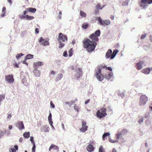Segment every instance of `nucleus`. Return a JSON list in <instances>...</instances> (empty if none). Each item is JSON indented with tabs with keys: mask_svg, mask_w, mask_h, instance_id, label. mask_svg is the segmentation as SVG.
<instances>
[{
	"mask_svg": "<svg viewBox=\"0 0 152 152\" xmlns=\"http://www.w3.org/2000/svg\"><path fill=\"white\" fill-rule=\"evenodd\" d=\"M12 117V115L11 114H9L7 116V118L8 119H10Z\"/></svg>",
	"mask_w": 152,
	"mask_h": 152,
	"instance_id": "13d9d810",
	"label": "nucleus"
},
{
	"mask_svg": "<svg viewBox=\"0 0 152 152\" xmlns=\"http://www.w3.org/2000/svg\"><path fill=\"white\" fill-rule=\"evenodd\" d=\"M97 20H98L100 24L102 25H108L110 23V20H102L100 17L97 18Z\"/></svg>",
	"mask_w": 152,
	"mask_h": 152,
	"instance_id": "0eeeda50",
	"label": "nucleus"
},
{
	"mask_svg": "<svg viewBox=\"0 0 152 152\" xmlns=\"http://www.w3.org/2000/svg\"><path fill=\"white\" fill-rule=\"evenodd\" d=\"M23 136L25 138H28L29 137L30 132H26L23 134Z\"/></svg>",
	"mask_w": 152,
	"mask_h": 152,
	"instance_id": "bb28decb",
	"label": "nucleus"
},
{
	"mask_svg": "<svg viewBox=\"0 0 152 152\" xmlns=\"http://www.w3.org/2000/svg\"><path fill=\"white\" fill-rule=\"evenodd\" d=\"M48 121H51L52 120V115L51 113H50L49 116L48 117Z\"/></svg>",
	"mask_w": 152,
	"mask_h": 152,
	"instance_id": "de8ad7c7",
	"label": "nucleus"
},
{
	"mask_svg": "<svg viewBox=\"0 0 152 152\" xmlns=\"http://www.w3.org/2000/svg\"><path fill=\"white\" fill-rule=\"evenodd\" d=\"M39 28H36L35 29V33L36 34H37L39 33Z\"/></svg>",
	"mask_w": 152,
	"mask_h": 152,
	"instance_id": "09e8293b",
	"label": "nucleus"
},
{
	"mask_svg": "<svg viewBox=\"0 0 152 152\" xmlns=\"http://www.w3.org/2000/svg\"><path fill=\"white\" fill-rule=\"evenodd\" d=\"M4 132L1 131L0 132V137H1V135H3L4 134Z\"/></svg>",
	"mask_w": 152,
	"mask_h": 152,
	"instance_id": "e2e57ef3",
	"label": "nucleus"
},
{
	"mask_svg": "<svg viewBox=\"0 0 152 152\" xmlns=\"http://www.w3.org/2000/svg\"><path fill=\"white\" fill-rule=\"evenodd\" d=\"M88 26H89V25L88 23H83V24L82 26V27L84 29H86L87 28H88Z\"/></svg>",
	"mask_w": 152,
	"mask_h": 152,
	"instance_id": "72a5a7b5",
	"label": "nucleus"
},
{
	"mask_svg": "<svg viewBox=\"0 0 152 152\" xmlns=\"http://www.w3.org/2000/svg\"><path fill=\"white\" fill-rule=\"evenodd\" d=\"M61 42L62 41H59L60 43L59 48H62L64 45V44Z\"/></svg>",
	"mask_w": 152,
	"mask_h": 152,
	"instance_id": "a19ab883",
	"label": "nucleus"
},
{
	"mask_svg": "<svg viewBox=\"0 0 152 152\" xmlns=\"http://www.w3.org/2000/svg\"><path fill=\"white\" fill-rule=\"evenodd\" d=\"M106 111V108L104 106L97 111L96 114L97 116L100 118L104 117L107 115Z\"/></svg>",
	"mask_w": 152,
	"mask_h": 152,
	"instance_id": "7ed1b4c3",
	"label": "nucleus"
},
{
	"mask_svg": "<svg viewBox=\"0 0 152 152\" xmlns=\"http://www.w3.org/2000/svg\"><path fill=\"white\" fill-rule=\"evenodd\" d=\"M102 69H107V67L105 65H101L98 66L96 68V72L95 74V76L97 79L100 81H102L104 78V76L101 73V70Z\"/></svg>",
	"mask_w": 152,
	"mask_h": 152,
	"instance_id": "f03ea898",
	"label": "nucleus"
},
{
	"mask_svg": "<svg viewBox=\"0 0 152 152\" xmlns=\"http://www.w3.org/2000/svg\"><path fill=\"white\" fill-rule=\"evenodd\" d=\"M49 121V124H50L51 126H52L53 127V125H52V124H53V121H52V120H51V121Z\"/></svg>",
	"mask_w": 152,
	"mask_h": 152,
	"instance_id": "4d7b16f0",
	"label": "nucleus"
},
{
	"mask_svg": "<svg viewBox=\"0 0 152 152\" xmlns=\"http://www.w3.org/2000/svg\"><path fill=\"white\" fill-rule=\"evenodd\" d=\"M89 100H90L89 99H87V100H86L85 102V104H87V103H88L89 102Z\"/></svg>",
	"mask_w": 152,
	"mask_h": 152,
	"instance_id": "052dcab7",
	"label": "nucleus"
},
{
	"mask_svg": "<svg viewBox=\"0 0 152 152\" xmlns=\"http://www.w3.org/2000/svg\"><path fill=\"white\" fill-rule=\"evenodd\" d=\"M69 53V57L71 56L73 54V50L72 48L70 49L68 51Z\"/></svg>",
	"mask_w": 152,
	"mask_h": 152,
	"instance_id": "f704fd0d",
	"label": "nucleus"
},
{
	"mask_svg": "<svg viewBox=\"0 0 152 152\" xmlns=\"http://www.w3.org/2000/svg\"><path fill=\"white\" fill-rule=\"evenodd\" d=\"M146 34H144L142 35L140 37L141 39H144L146 37Z\"/></svg>",
	"mask_w": 152,
	"mask_h": 152,
	"instance_id": "49530a36",
	"label": "nucleus"
},
{
	"mask_svg": "<svg viewBox=\"0 0 152 152\" xmlns=\"http://www.w3.org/2000/svg\"><path fill=\"white\" fill-rule=\"evenodd\" d=\"M127 130L126 129H123L122 130L121 132L122 133V134H126L127 133Z\"/></svg>",
	"mask_w": 152,
	"mask_h": 152,
	"instance_id": "ea45409f",
	"label": "nucleus"
},
{
	"mask_svg": "<svg viewBox=\"0 0 152 152\" xmlns=\"http://www.w3.org/2000/svg\"><path fill=\"white\" fill-rule=\"evenodd\" d=\"M3 14L1 15V17H3L6 15L5 12H2Z\"/></svg>",
	"mask_w": 152,
	"mask_h": 152,
	"instance_id": "6e6d98bb",
	"label": "nucleus"
},
{
	"mask_svg": "<svg viewBox=\"0 0 152 152\" xmlns=\"http://www.w3.org/2000/svg\"><path fill=\"white\" fill-rule=\"evenodd\" d=\"M80 15L82 17L84 18L86 17V14L82 11L80 12Z\"/></svg>",
	"mask_w": 152,
	"mask_h": 152,
	"instance_id": "7c9ffc66",
	"label": "nucleus"
},
{
	"mask_svg": "<svg viewBox=\"0 0 152 152\" xmlns=\"http://www.w3.org/2000/svg\"><path fill=\"white\" fill-rule=\"evenodd\" d=\"M122 135V133L120 132H118V133L116 135V138L118 139V140L120 138V137H121Z\"/></svg>",
	"mask_w": 152,
	"mask_h": 152,
	"instance_id": "473e14b6",
	"label": "nucleus"
},
{
	"mask_svg": "<svg viewBox=\"0 0 152 152\" xmlns=\"http://www.w3.org/2000/svg\"><path fill=\"white\" fill-rule=\"evenodd\" d=\"M23 141V139L22 138H20L19 140V141L20 142H21Z\"/></svg>",
	"mask_w": 152,
	"mask_h": 152,
	"instance_id": "338daca9",
	"label": "nucleus"
},
{
	"mask_svg": "<svg viewBox=\"0 0 152 152\" xmlns=\"http://www.w3.org/2000/svg\"><path fill=\"white\" fill-rule=\"evenodd\" d=\"M152 3V0H141L138 1L139 6L142 9L145 8L149 4Z\"/></svg>",
	"mask_w": 152,
	"mask_h": 152,
	"instance_id": "39448f33",
	"label": "nucleus"
},
{
	"mask_svg": "<svg viewBox=\"0 0 152 152\" xmlns=\"http://www.w3.org/2000/svg\"><path fill=\"white\" fill-rule=\"evenodd\" d=\"M94 149V147L93 145H88L87 147V150L89 152L92 151Z\"/></svg>",
	"mask_w": 152,
	"mask_h": 152,
	"instance_id": "f3484780",
	"label": "nucleus"
},
{
	"mask_svg": "<svg viewBox=\"0 0 152 152\" xmlns=\"http://www.w3.org/2000/svg\"><path fill=\"white\" fill-rule=\"evenodd\" d=\"M12 128V126L11 125H10L9 126V130H11Z\"/></svg>",
	"mask_w": 152,
	"mask_h": 152,
	"instance_id": "69168bd1",
	"label": "nucleus"
},
{
	"mask_svg": "<svg viewBox=\"0 0 152 152\" xmlns=\"http://www.w3.org/2000/svg\"><path fill=\"white\" fill-rule=\"evenodd\" d=\"M49 127L47 125H45L42 128V130L45 132H48Z\"/></svg>",
	"mask_w": 152,
	"mask_h": 152,
	"instance_id": "412c9836",
	"label": "nucleus"
},
{
	"mask_svg": "<svg viewBox=\"0 0 152 152\" xmlns=\"http://www.w3.org/2000/svg\"><path fill=\"white\" fill-rule=\"evenodd\" d=\"M100 30H98L95 31L94 33L90 34L89 36V38L91 40V41H95L97 43L99 41V37L100 36Z\"/></svg>",
	"mask_w": 152,
	"mask_h": 152,
	"instance_id": "20e7f679",
	"label": "nucleus"
},
{
	"mask_svg": "<svg viewBox=\"0 0 152 152\" xmlns=\"http://www.w3.org/2000/svg\"><path fill=\"white\" fill-rule=\"evenodd\" d=\"M33 58V56L32 55L29 54L27 55L25 57V60H27L29 59H31Z\"/></svg>",
	"mask_w": 152,
	"mask_h": 152,
	"instance_id": "5701e85b",
	"label": "nucleus"
},
{
	"mask_svg": "<svg viewBox=\"0 0 152 152\" xmlns=\"http://www.w3.org/2000/svg\"><path fill=\"white\" fill-rule=\"evenodd\" d=\"M110 133L109 132L105 133L102 136V138L103 140H104L106 137L110 135Z\"/></svg>",
	"mask_w": 152,
	"mask_h": 152,
	"instance_id": "cd10ccee",
	"label": "nucleus"
},
{
	"mask_svg": "<svg viewBox=\"0 0 152 152\" xmlns=\"http://www.w3.org/2000/svg\"><path fill=\"white\" fill-rule=\"evenodd\" d=\"M148 100V99L145 95H142L140 98L139 104L140 105H144L146 103Z\"/></svg>",
	"mask_w": 152,
	"mask_h": 152,
	"instance_id": "423d86ee",
	"label": "nucleus"
},
{
	"mask_svg": "<svg viewBox=\"0 0 152 152\" xmlns=\"http://www.w3.org/2000/svg\"><path fill=\"white\" fill-rule=\"evenodd\" d=\"M112 50L110 49L106 53L105 58L107 59H108L110 57L111 58L112 55Z\"/></svg>",
	"mask_w": 152,
	"mask_h": 152,
	"instance_id": "dca6fc26",
	"label": "nucleus"
},
{
	"mask_svg": "<svg viewBox=\"0 0 152 152\" xmlns=\"http://www.w3.org/2000/svg\"><path fill=\"white\" fill-rule=\"evenodd\" d=\"M118 52V50H114L113 53H112V55L111 57V59H113Z\"/></svg>",
	"mask_w": 152,
	"mask_h": 152,
	"instance_id": "aec40b11",
	"label": "nucleus"
},
{
	"mask_svg": "<svg viewBox=\"0 0 152 152\" xmlns=\"http://www.w3.org/2000/svg\"><path fill=\"white\" fill-rule=\"evenodd\" d=\"M14 148H11L10 149V152H16V151L18 150V147L17 145H15L14 146Z\"/></svg>",
	"mask_w": 152,
	"mask_h": 152,
	"instance_id": "a211bd4d",
	"label": "nucleus"
},
{
	"mask_svg": "<svg viewBox=\"0 0 152 152\" xmlns=\"http://www.w3.org/2000/svg\"><path fill=\"white\" fill-rule=\"evenodd\" d=\"M27 10L31 13H34L36 11V9L34 8L30 7L28 8Z\"/></svg>",
	"mask_w": 152,
	"mask_h": 152,
	"instance_id": "4be33fe9",
	"label": "nucleus"
},
{
	"mask_svg": "<svg viewBox=\"0 0 152 152\" xmlns=\"http://www.w3.org/2000/svg\"><path fill=\"white\" fill-rule=\"evenodd\" d=\"M107 69L110 71H112V68L110 67H109L107 68Z\"/></svg>",
	"mask_w": 152,
	"mask_h": 152,
	"instance_id": "680f3d73",
	"label": "nucleus"
},
{
	"mask_svg": "<svg viewBox=\"0 0 152 152\" xmlns=\"http://www.w3.org/2000/svg\"><path fill=\"white\" fill-rule=\"evenodd\" d=\"M5 78L6 81L9 83H12L14 82V79L13 75H6Z\"/></svg>",
	"mask_w": 152,
	"mask_h": 152,
	"instance_id": "6e6552de",
	"label": "nucleus"
},
{
	"mask_svg": "<svg viewBox=\"0 0 152 152\" xmlns=\"http://www.w3.org/2000/svg\"><path fill=\"white\" fill-rule=\"evenodd\" d=\"M63 55L65 57L67 56V53L66 51L64 52Z\"/></svg>",
	"mask_w": 152,
	"mask_h": 152,
	"instance_id": "8fccbe9b",
	"label": "nucleus"
},
{
	"mask_svg": "<svg viewBox=\"0 0 152 152\" xmlns=\"http://www.w3.org/2000/svg\"><path fill=\"white\" fill-rule=\"evenodd\" d=\"M114 16L113 15H111L110 16V18L111 20H113L114 19Z\"/></svg>",
	"mask_w": 152,
	"mask_h": 152,
	"instance_id": "0e129e2a",
	"label": "nucleus"
},
{
	"mask_svg": "<svg viewBox=\"0 0 152 152\" xmlns=\"http://www.w3.org/2000/svg\"><path fill=\"white\" fill-rule=\"evenodd\" d=\"M61 14H62L61 12H59V13L58 15V19H61Z\"/></svg>",
	"mask_w": 152,
	"mask_h": 152,
	"instance_id": "79ce46f5",
	"label": "nucleus"
},
{
	"mask_svg": "<svg viewBox=\"0 0 152 152\" xmlns=\"http://www.w3.org/2000/svg\"><path fill=\"white\" fill-rule=\"evenodd\" d=\"M99 152H104V148L102 145H100V146Z\"/></svg>",
	"mask_w": 152,
	"mask_h": 152,
	"instance_id": "c9c22d12",
	"label": "nucleus"
},
{
	"mask_svg": "<svg viewBox=\"0 0 152 152\" xmlns=\"http://www.w3.org/2000/svg\"><path fill=\"white\" fill-rule=\"evenodd\" d=\"M34 75L37 77L39 76L40 75V72L39 71L37 70H35L34 71Z\"/></svg>",
	"mask_w": 152,
	"mask_h": 152,
	"instance_id": "c85d7f7f",
	"label": "nucleus"
},
{
	"mask_svg": "<svg viewBox=\"0 0 152 152\" xmlns=\"http://www.w3.org/2000/svg\"><path fill=\"white\" fill-rule=\"evenodd\" d=\"M112 152H117V151L115 149L113 148V149Z\"/></svg>",
	"mask_w": 152,
	"mask_h": 152,
	"instance_id": "774afa93",
	"label": "nucleus"
},
{
	"mask_svg": "<svg viewBox=\"0 0 152 152\" xmlns=\"http://www.w3.org/2000/svg\"><path fill=\"white\" fill-rule=\"evenodd\" d=\"M82 127L80 129V131L82 132H85L87 130L88 128V126H86V122L83 120L82 121Z\"/></svg>",
	"mask_w": 152,
	"mask_h": 152,
	"instance_id": "1a4fd4ad",
	"label": "nucleus"
},
{
	"mask_svg": "<svg viewBox=\"0 0 152 152\" xmlns=\"http://www.w3.org/2000/svg\"><path fill=\"white\" fill-rule=\"evenodd\" d=\"M6 11V8L5 7H4L2 9V12H5Z\"/></svg>",
	"mask_w": 152,
	"mask_h": 152,
	"instance_id": "864d4df0",
	"label": "nucleus"
},
{
	"mask_svg": "<svg viewBox=\"0 0 152 152\" xmlns=\"http://www.w3.org/2000/svg\"><path fill=\"white\" fill-rule=\"evenodd\" d=\"M23 17L24 18H26L28 20H33L34 17L33 16H29L28 15H26L25 16H24Z\"/></svg>",
	"mask_w": 152,
	"mask_h": 152,
	"instance_id": "393cba45",
	"label": "nucleus"
},
{
	"mask_svg": "<svg viewBox=\"0 0 152 152\" xmlns=\"http://www.w3.org/2000/svg\"><path fill=\"white\" fill-rule=\"evenodd\" d=\"M109 140L110 142L112 143H114V142H118V140L115 141V140H113L111 139H110Z\"/></svg>",
	"mask_w": 152,
	"mask_h": 152,
	"instance_id": "37998d69",
	"label": "nucleus"
},
{
	"mask_svg": "<svg viewBox=\"0 0 152 152\" xmlns=\"http://www.w3.org/2000/svg\"><path fill=\"white\" fill-rule=\"evenodd\" d=\"M26 60H25V59L23 61H22V63H23V64H26V65H28V63H27L26 61Z\"/></svg>",
	"mask_w": 152,
	"mask_h": 152,
	"instance_id": "603ef678",
	"label": "nucleus"
},
{
	"mask_svg": "<svg viewBox=\"0 0 152 152\" xmlns=\"http://www.w3.org/2000/svg\"><path fill=\"white\" fill-rule=\"evenodd\" d=\"M63 77V75L62 74H59L58 75V76L57 77L58 80L61 79Z\"/></svg>",
	"mask_w": 152,
	"mask_h": 152,
	"instance_id": "4c0bfd02",
	"label": "nucleus"
},
{
	"mask_svg": "<svg viewBox=\"0 0 152 152\" xmlns=\"http://www.w3.org/2000/svg\"><path fill=\"white\" fill-rule=\"evenodd\" d=\"M82 72V70L81 68H79L78 69V71L77 73V74H79V76L77 77V78L80 77V76H81V72Z\"/></svg>",
	"mask_w": 152,
	"mask_h": 152,
	"instance_id": "a878e982",
	"label": "nucleus"
},
{
	"mask_svg": "<svg viewBox=\"0 0 152 152\" xmlns=\"http://www.w3.org/2000/svg\"><path fill=\"white\" fill-rule=\"evenodd\" d=\"M23 55V54L22 53L18 54L16 55V57L17 59H18L19 58L22 56Z\"/></svg>",
	"mask_w": 152,
	"mask_h": 152,
	"instance_id": "58836bf2",
	"label": "nucleus"
},
{
	"mask_svg": "<svg viewBox=\"0 0 152 152\" xmlns=\"http://www.w3.org/2000/svg\"><path fill=\"white\" fill-rule=\"evenodd\" d=\"M55 72L53 70L52 71L50 72V74L51 75H54L55 74Z\"/></svg>",
	"mask_w": 152,
	"mask_h": 152,
	"instance_id": "bf43d9fd",
	"label": "nucleus"
},
{
	"mask_svg": "<svg viewBox=\"0 0 152 152\" xmlns=\"http://www.w3.org/2000/svg\"><path fill=\"white\" fill-rule=\"evenodd\" d=\"M144 63V61L140 60L136 64V68L138 70H140L142 68V65Z\"/></svg>",
	"mask_w": 152,
	"mask_h": 152,
	"instance_id": "f8f14e48",
	"label": "nucleus"
},
{
	"mask_svg": "<svg viewBox=\"0 0 152 152\" xmlns=\"http://www.w3.org/2000/svg\"><path fill=\"white\" fill-rule=\"evenodd\" d=\"M151 71V68L148 67L142 70V72L144 74L148 75L150 73Z\"/></svg>",
	"mask_w": 152,
	"mask_h": 152,
	"instance_id": "2eb2a0df",
	"label": "nucleus"
},
{
	"mask_svg": "<svg viewBox=\"0 0 152 152\" xmlns=\"http://www.w3.org/2000/svg\"><path fill=\"white\" fill-rule=\"evenodd\" d=\"M104 76L105 78L110 79L112 77V74L111 73H110L108 75H105Z\"/></svg>",
	"mask_w": 152,
	"mask_h": 152,
	"instance_id": "b1692460",
	"label": "nucleus"
},
{
	"mask_svg": "<svg viewBox=\"0 0 152 152\" xmlns=\"http://www.w3.org/2000/svg\"><path fill=\"white\" fill-rule=\"evenodd\" d=\"M14 65L15 67L18 68L19 67L18 65L16 63H15Z\"/></svg>",
	"mask_w": 152,
	"mask_h": 152,
	"instance_id": "5fc2aeb1",
	"label": "nucleus"
},
{
	"mask_svg": "<svg viewBox=\"0 0 152 152\" xmlns=\"http://www.w3.org/2000/svg\"><path fill=\"white\" fill-rule=\"evenodd\" d=\"M53 148L54 149L56 150L57 152L59 151V150L58 146L53 144H52L49 147V151H50L51 149Z\"/></svg>",
	"mask_w": 152,
	"mask_h": 152,
	"instance_id": "4468645a",
	"label": "nucleus"
},
{
	"mask_svg": "<svg viewBox=\"0 0 152 152\" xmlns=\"http://www.w3.org/2000/svg\"><path fill=\"white\" fill-rule=\"evenodd\" d=\"M39 42L41 43V45L43 46H47L49 45V42L46 40L45 41L44 39H43L42 37L40 38Z\"/></svg>",
	"mask_w": 152,
	"mask_h": 152,
	"instance_id": "9b49d317",
	"label": "nucleus"
},
{
	"mask_svg": "<svg viewBox=\"0 0 152 152\" xmlns=\"http://www.w3.org/2000/svg\"><path fill=\"white\" fill-rule=\"evenodd\" d=\"M17 127L20 130L24 129V126L22 121L19 122L17 123Z\"/></svg>",
	"mask_w": 152,
	"mask_h": 152,
	"instance_id": "ddd939ff",
	"label": "nucleus"
},
{
	"mask_svg": "<svg viewBox=\"0 0 152 152\" xmlns=\"http://www.w3.org/2000/svg\"><path fill=\"white\" fill-rule=\"evenodd\" d=\"M96 7L97 9L98 10H99V9H101L102 8L101 7V6L99 4H98L97 5Z\"/></svg>",
	"mask_w": 152,
	"mask_h": 152,
	"instance_id": "a18cd8bd",
	"label": "nucleus"
},
{
	"mask_svg": "<svg viewBox=\"0 0 152 152\" xmlns=\"http://www.w3.org/2000/svg\"><path fill=\"white\" fill-rule=\"evenodd\" d=\"M82 43L84 48L89 53L94 51L97 45V43L95 41H91L88 38L85 39L82 41Z\"/></svg>",
	"mask_w": 152,
	"mask_h": 152,
	"instance_id": "f257e3e1",
	"label": "nucleus"
},
{
	"mask_svg": "<svg viewBox=\"0 0 152 152\" xmlns=\"http://www.w3.org/2000/svg\"><path fill=\"white\" fill-rule=\"evenodd\" d=\"M74 109L77 112H79V110L80 108L78 106H77L76 104H75L74 106Z\"/></svg>",
	"mask_w": 152,
	"mask_h": 152,
	"instance_id": "2f4dec72",
	"label": "nucleus"
},
{
	"mask_svg": "<svg viewBox=\"0 0 152 152\" xmlns=\"http://www.w3.org/2000/svg\"><path fill=\"white\" fill-rule=\"evenodd\" d=\"M36 148V146L35 145H33V147L32 148V152H35V150Z\"/></svg>",
	"mask_w": 152,
	"mask_h": 152,
	"instance_id": "c03bdc74",
	"label": "nucleus"
},
{
	"mask_svg": "<svg viewBox=\"0 0 152 152\" xmlns=\"http://www.w3.org/2000/svg\"><path fill=\"white\" fill-rule=\"evenodd\" d=\"M67 36L65 35H63L61 33L59 34L58 39L59 41H62L65 42L67 41Z\"/></svg>",
	"mask_w": 152,
	"mask_h": 152,
	"instance_id": "9d476101",
	"label": "nucleus"
},
{
	"mask_svg": "<svg viewBox=\"0 0 152 152\" xmlns=\"http://www.w3.org/2000/svg\"><path fill=\"white\" fill-rule=\"evenodd\" d=\"M74 103V102L72 101L70 102H65L66 104H68L69 107H71L72 105V104Z\"/></svg>",
	"mask_w": 152,
	"mask_h": 152,
	"instance_id": "c756f323",
	"label": "nucleus"
},
{
	"mask_svg": "<svg viewBox=\"0 0 152 152\" xmlns=\"http://www.w3.org/2000/svg\"><path fill=\"white\" fill-rule=\"evenodd\" d=\"M43 64L42 62L40 61H38L37 62H35L34 63V65L35 66V67H37L38 66H42L43 65Z\"/></svg>",
	"mask_w": 152,
	"mask_h": 152,
	"instance_id": "6ab92c4d",
	"label": "nucleus"
},
{
	"mask_svg": "<svg viewBox=\"0 0 152 152\" xmlns=\"http://www.w3.org/2000/svg\"><path fill=\"white\" fill-rule=\"evenodd\" d=\"M50 105L52 106V107L53 108H54L55 107V106H54V104H53V103L52 102V101H50Z\"/></svg>",
	"mask_w": 152,
	"mask_h": 152,
	"instance_id": "3c124183",
	"label": "nucleus"
},
{
	"mask_svg": "<svg viewBox=\"0 0 152 152\" xmlns=\"http://www.w3.org/2000/svg\"><path fill=\"white\" fill-rule=\"evenodd\" d=\"M5 97V95L2 94L0 95V102H1L2 100L4 99Z\"/></svg>",
	"mask_w": 152,
	"mask_h": 152,
	"instance_id": "e433bc0d",
	"label": "nucleus"
}]
</instances>
